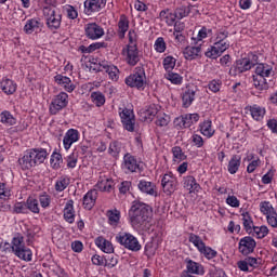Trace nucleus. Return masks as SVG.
Instances as JSON below:
<instances>
[{"label":"nucleus","instance_id":"obj_25","mask_svg":"<svg viewBox=\"0 0 277 277\" xmlns=\"http://www.w3.org/2000/svg\"><path fill=\"white\" fill-rule=\"evenodd\" d=\"M117 243H140L135 236L129 232H119L116 236Z\"/></svg>","mask_w":277,"mask_h":277},{"label":"nucleus","instance_id":"obj_31","mask_svg":"<svg viewBox=\"0 0 277 277\" xmlns=\"http://www.w3.org/2000/svg\"><path fill=\"white\" fill-rule=\"evenodd\" d=\"M241 166V157L239 155H234L227 166L229 174H237Z\"/></svg>","mask_w":277,"mask_h":277},{"label":"nucleus","instance_id":"obj_17","mask_svg":"<svg viewBox=\"0 0 277 277\" xmlns=\"http://www.w3.org/2000/svg\"><path fill=\"white\" fill-rule=\"evenodd\" d=\"M75 142H79V131L76 129H69L63 138L65 150H69L70 146H72Z\"/></svg>","mask_w":277,"mask_h":277},{"label":"nucleus","instance_id":"obj_16","mask_svg":"<svg viewBox=\"0 0 277 277\" xmlns=\"http://www.w3.org/2000/svg\"><path fill=\"white\" fill-rule=\"evenodd\" d=\"M54 81L57 85H61L65 92H75V88H77L70 78L63 75H56Z\"/></svg>","mask_w":277,"mask_h":277},{"label":"nucleus","instance_id":"obj_50","mask_svg":"<svg viewBox=\"0 0 277 277\" xmlns=\"http://www.w3.org/2000/svg\"><path fill=\"white\" fill-rule=\"evenodd\" d=\"M164 77L168 79V81L174 83V85H181V83H183V77H181L179 74L168 72L164 75Z\"/></svg>","mask_w":277,"mask_h":277},{"label":"nucleus","instance_id":"obj_2","mask_svg":"<svg viewBox=\"0 0 277 277\" xmlns=\"http://www.w3.org/2000/svg\"><path fill=\"white\" fill-rule=\"evenodd\" d=\"M49 156L47 149L35 148L25 153V155L18 160L22 170H31L35 166H40L44 163V160Z\"/></svg>","mask_w":277,"mask_h":277},{"label":"nucleus","instance_id":"obj_9","mask_svg":"<svg viewBox=\"0 0 277 277\" xmlns=\"http://www.w3.org/2000/svg\"><path fill=\"white\" fill-rule=\"evenodd\" d=\"M192 274L203 276L205 267H202V265L197 262L186 260V269L182 272L181 277H194Z\"/></svg>","mask_w":277,"mask_h":277},{"label":"nucleus","instance_id":"obj_32","mask_svg":"<svg viewBox=\"0 0 277 277\" xmlns=\"http://www.w3.org/2000/svg\"><path fill=\"white\" fill-rule=\"evenodd\" d=\"M40 30V22L36 18L28 19L24 26L25 34H34Z\"/></svg>","mask_w":277,"mask_h":277},{"label":"nucleus","instance_id":"obj_34","mask_svg":"<svg viewBox=\"0 0 277 277\" xmlns=\"http://www.w3.org/2000/svg\"><path fill=\"white\" fill-rule=\"evenodd\" d=\"M0 121L2 124H6V127H14V124H16V118H14L12 113L8 110H4L0 114Z\"/></svg>","mask_w":277,"mask_h":277},{"label":"nucleus","instance_id":"obj_14","mask_svg":"<svg viewBox=\"0 0 277 277\" xmlns=\"http://www.w3.org/2000/svg\"><path fill=\"white\" fill-rule=\"evenodd\" d=\"M13 253L17 259L26 262L31 261V256L34 255L31 249L25 247L23 243H13Z\"/></svg>","mask_w":277,"mask_h":277},{"label":"nucleus","instance_id":"obj_22","mask_svg":"<svg viewBox=\"0 0 277 277\" xmlns=\"http://www.w3.org/2000/svg\"><path fill=\"white\" fill-rule=\"evenodd\" d=\"M157 114H159V108L155 104H151L147 108L142 109L140 111V116H141L142 120H145L147 122H151L153 118H155V116H157Z\"/></svg>","mask_w":277,"mask_h":277},{"label":"nucleus","instance_id":"obj_41","mask_svg":"<svg viewBox=\"0 0 277 277\" xmlns=\"http://www.w3.org/2000/svg\"><path fill=\"white\" fill-rule=\"evenodd\" d=\"M268 233L269 229L267 228V226H254L252 228L251 235L253 237H256V239H263V237H265Z\"/></svg>","mask_w":277,"mask_h":277},{"label":"nucleus","instance_id":"obj_54","mask_svg":"<svg viewBox=\"0 0 277 277\" xmlns=\"http://www.w3.org/2000/svg\"><path fill=\"white\" fill-rule=\"evenodd\" d=\"M155 51H157V53H166V40H163V37H159L156 41H155Z\"/></svg>","mask_w":277,"mask_h":277},{"label":"nucleus","instance_id":"obj_13","mask_svg":"<svg viewBox=\"0 0 277 277\" xmlns=\"http://www.w3.org/2000/svg\"><path fill=\"white\" fill-rule=\"evenodd\" d=\"M84 31L87 38L90 40H98V38H103V36H105V30L96 23L87 24Z\"/></svg>","mask_w":277,"mask_h":277},{"label":"nucleus","instance_id":"obj_46","mask_svg":"<svg viewBox=\"0 0 277 277\" xmlns=\"http://www.w3.org/2000/svg\"><path fill=\"white\" fill-rule=\"evenodd\" d=\"M91 100L96 107H103V105H105V95H103L101 92L91 93Z\"/></svg>","mask_w":277,"mask_h":277},{"label":"nucleus","instance_id":"obj_52","mask_svg":"<svg viewBox=\"0 0 277 277\" xmlns=\"http://www.w3.org/2000/svg\"><path fill=\"white\" fill-rule=\"evenodd\" d=\"M174 21H181V18H185V16H189V9L188 8H180V9H176L174 14Z\"/></svg>","mask_w":277,"mask_h":277},{"label":"nucleus","instance_id":"obj_49","mask_svg":"<svg viewBox=\"0 0 277 277\" xmlns=\"http://www.w3.org/2000/svg\"><path fill=\"white\" fill-rule=\"evenodd\" d=\"M260 211H261V213H263V215H266V217H268V215H272V213L276 212V211H274V207H272L269 201L262 202L260 205Z\"/></svg>","mask_w":277,"mask_h":277},{"label":"nucleus","instance_id":"obj_60","mask_svg":"<svg viewBox=\"0 0 277 277\" xmlns=\"http://www.w3.org/2000/svg\"><path fill=\"white\" fill-rule=\"evenodd\" d=\"M11 196L10 189L5 186V183L0 182V200H6Z\"/></svg>","mask_w":277,"mask_h":277},{"label":"nucleus","instance_id":"obj_12","mask_svg":"<svg viewBox=\"0 0 277 277\" xmlns=\"http://www.w3.org/2000/svg\"><path fill=\"white\" fill-rule=\"evenodd\" d=\"M176 177L172 173L164 174L161 180L162 189L168 196L176 192Z\"/></svg>","mask_w":277,"mask_h":277},{"label":"nucleus","instance_id":"obj_8","mask_svg":"<svg viewBox=\"0 0 277 277\" xmlns=\"http://www.w3.org/2000/svg\"><path fill=\"white\" fill-rule=\"evenodd\" d=\"M119 116L126 131L133 133V131H135V115H133V110L124 108L119 113Z\"/></svg>","mask_w":277,"mask_h":277},{"label":"nucleus","instance_id":"obj_3","mask_svg":"<svg viewBox=\"0 0 277 277\" xmlns=\"http://www.w3.org/2000/svg\"><path fill=\"white\" fill-rule=\"evenodd\" d=\"M230 49V41H228V31L221 29L216 32L214 38V44L205 53L206 57L211 60H217L224 51Z\"/></svg>","mask_w":277,"mask_h":277},{"label":"nucleus","instance_id":"obj_7","mask_svg":"<svg viewBox=\"0 0 277 277\" xmlns=\"http://www.w3.org/2000/svg\"><path fill=\"white\" fill-rule=\"evenodd\" d=\"M68 107V94L66 92L58 93L50 104L51 116H56L62 109Z\"/></svg>","mask_w":277,"mask_h":277},{"label":"nucleus","instance_id":"obj_38","mask_svg":"<svg viewBox=\"0 0 277 277\" xmlns=\"http://www.w3.org/2000/svg\"><path fill=\"white\" fill-rule=\"evenodd\" d=\"M68 185H70V177L61 176L56 180L54 189L55 192H64Z\"/></svg>","mask_w":277,"mask_h":277},{"label":"nucleus","instance_id":"obj_64","mask_svg":"<svg viewBox=\"0 0 277 277\" xmlns=\"http://www.w3.org/2000/svg\"><path fill=\"white\" fill-rule=\"evenodd\" d=\"M210 277H228L226 276V273L220 268H212L210 271Z\"/></svg>","mask_w":277,"mask_h":277},{"label":"nucleus","instance_id":"obj_15","mask_svg":"<svg viewBox=\"0 0 277 277\" xmlns=\"http://www.w3.org/2000/svg\"><path fill=\"white\" fill-rule=\"evenodd\" d=\"M100 71L101 72H107L109 79H111V81H118L119 79V75H120V70L118 69V67L116 65H109V63L103 61L102 63H100Z\"/></svg>","mask_w":277,"mask_h":277},{"label":"nucleus","instance_id":"obj_59","mask_svg":"<svg viewBox=\"0 0 277 277\" xmlns=\"http://www.w3.org/2000/svg\"><path fill=\"white\" fill-rule=\"evenodd\" d=\"M97 247L102 252H105L106 254H113L114 252V245L113 243H97Z\"/></svg>","mask_w":277,"mask_h":277},{"label":"nucleus","instance_id":"obj_57","mask_svg":"<svg viewBox=\"0 0 277 277\" xmlns=\"http://www.w3.org/2000/svg\"><path fill=\"white\" fill-rule=\"evenodd\" d=\"M118 265V259L114 256H108L107 259H104V267H107L108 269H114Z\"/></svg>","mask_w":277,"mask_h":277},{"label":"nucleus","instance_id":"obj_44","mask_svg":"<svg viewBox=\"0 0 277 277\" xmlns=\"http://www.w3.org/2000/svg\"><path fill=\"white\" fill-rule=\"evenodd\" d=\"M26 209L31 211V213H40V206L38 199L28 198L26 201Z\"/></svg>","mask_w":277,"mask_h":277},{"label":"nucleus","instance_id":"obj_27","mask_svg":"<svg viewBox=\"0 0 277 277\" xmlns=\"http://www.w3.org/2000/svg\"><path fill=\"white\" fill-rule=\"evenodd\" d=\"M97 189L100 192H111L114 189V180L107 177V176H100V180L96 184Z\"/></svg>","mask_w":277,"mask_h":277},{"label":"nucleus","instance_id":"obj_26","mask_svg":"<svg viewBox=\"0 0 277 277\" xmlns=\"http://www.w3.org/2000/svg\"><path fill=\"white\" fill-rule=\"evenodd\" d=\"M183 186L190 194H194L195 192H199V189H200V184H197L196 179L192 175H187V176L184 177Z\"/></svg>","mask_w":277,"mask_h":277},{"label":"nucleus","instance_id":"obj_62","mask_svg":"<svg viewBox=\"0 0 277 277\" xmlns=\"http://www.w3.org/2000/svg\"><path fill=\"white\" fill-rule=\"evenodd\" d=\"M14 213H27V203H22V202L15 203Z\"/></svg>","mask_w":277,"mask_h":277},{"label":"nucleus","instance_id":"obj_28","mask_svg":"<svg viewBox=\"0 0 277 277\" xmlns=\"http://www.w3.org/2000/svg\"><path fill=\"white\" fill-rule=\"evenodd\" d=\"M200 120V115L198 114H189L185 115L184 117L181 118V124L183 129H189L192 124H196Z\"/></svg>","mask_w":277,"mask_h":277},{"label":"nucleus","instance_id":"obj_30","mask_svg":"<svg viewBox=\"0 0 277 277\" xmlns=\"http://www.w3.org/2000/svg\"><path fill=\"white\" fill-rule=\"evenodd\" d=\"M202 48L200 45L197 47H186L183 51V55L185 60H196L198 55H200Z\"/></svg>","mask_w":277,"mask_h":277},{"label":"nucleus","instance_id":"obj_18","mask_svg":"<svg viewBox=\"0 0 277 277\" xmlns=\"http://www.w3.org/2000/svg\"><path fill=\"white\" fill-rule=\"evenodd\" d=\"M98 198V193L96 189L89 190L83 197V207L88 211H92L94 209V205H96V199Z\"/></svg>","mask_w":277,"mask_h":277},{"label":"nucleus","instance_id":"obj_53","mask_svg":"<svg viewBox=\"0 0 277 277\" xmlns=\"http://www.w3.org/2000/svg\"><path fill=\"white\" fill-rule=\"evenodd\" d=\"M157 127H168L170 124V116L162 114L157 116L156 120Z\"/></svg>","mask_w":277,"mask_h":277},{"label":"nucleus","instance_id":"obj_33","mask_svg":"<svg viewBox=\"0 0 277 277\" xmlns=\"http://www.w3.org/2000/svg\"><path fill=\"white\" fill-rule=\"evenodd\" d=\"M0 87L4 94H14L16 92V83L10 79L2 80Z\"/></svg>","mask_w":277,"mask_h":277},{"label":"nucleus","instance_id":"obj_51","mask_svg":"<svg viewBox=\"0 0 277 277\" xmlns=\"http://www.w3.org/2000/svg\"><path fill=\"white\" fill-rule=\"evenodd\" d=\"M174 66H176V58H174L172 56L164 57V60H163L164 70L170 72V70H174Z\"/></svg>","mask_w":277,"mask_h":277},{"label":"nucleus","instance_id":"obj_29","mask_svg":"<svg viewBox=\"0 0 277 277\" xmlns=\"http://www.w3.org/2000/svg\"><path fill=\"white\" fill-rule=\"evenodd\" d=\"M75 201L72 199L68 200L65 209H64V220L68 222V224H72L75 222Z\"/></svg>","mask_w":277,"mask_h":277},{"label":"nucleus","instance_id":"obj_36","mask_svg":"<svg viewBox=\"0 0 277 277\" xmlns=\"http://www.w3.org/2000/svg\"><path fill=\"white\" fill-rule=\"evenodd\" d=\"M250 114H251L253 120L261 121V119L264 118V116H265V108H263L259 105L250 106Z\"/></svg>","mask_w":277,"mask_h":277},{"label":"nucleus","instance_id":"obj_61","mask_svg":"<svg viewBox=\"0 0 277 277\" xmlns=\"http://www.w3.org/2000/svg\"><path fill=\"white\" fill-rule=\"evenodd\" d=\"M91 262L94 264V265H97V266H103L105 265V258L98 255V254H94L92 258H91Z\"/></svg>","mask_w":277,"mask_h":277},{"label":"nucleus","instance_id":"obj_37","mask_svg":"<svg viewBox=\"0 0 277 277\" xmlns=\"http://www.w3.org/2000/svg\"><path fill=\"white\" fill-rule=\"evenodd\" d=\"M195 247L198 248L201 254H205L207 259H213L217 255V252L215 250L205 246V243H195Z\"/></svg>","mask_w":277,"mask_h":277},{"label":"nucleus","instance_id":"obj_35","mask_svg":"<svg viewBox=\"0 0 277 277\" xmlns=\"http://www.w3.org/2000/svg\"><path fill=\"white\" fill-rule=\"evenodd\" d=\"M242 224L245 226L246 232L249 235H252V229L254 228V222L252 221V216H250V213L243 212L242 214Z\"/></svg>","mask_w":277,"mask_h":277},{"label":"nucleus","instance_id":"obj_48","mask_svg":"<svg viewBox=\"0 0 277 277\" xmlns=\"http://www.w3.org/2000/svg\"><path fill=\"white\" fill-rule=\"evenodd\" d=\"M62 162H63L62 154H60V153L52 154L50 163L54 170L60 169V166H62Z\"/></svg>","mask_w":277,"mask_h":277},{"label":"nucleus","instance_id":"obj_4","mask_svg":"<svg viewBox=\"0 0 277 277\" xmlns=\"http://www.w3.org/2000/svg\"><path fill=\"white\" fill-rule=\"evenodd\" d=\"M259 62V56L254 54H250L248 57L237 60L235 65L230 67L229 75L232 77H237V75H241L242 72H248V70H252L254 66H256Z\"/></svg>","mask_w":277,"mask_h":277},{"label":"nucleus","instance_id":"obj_45","mask_svg":"<svg viewBox=\"0 0 277 277\" xmlns=\"http://www.w3.org/2000/svg\"><path fill=\"white\" fill-rule=\"evenodd\" d=\"M254 248H256V245L254 243H239L238 250L241 254L248 256V254L254 252Z\"/></svg>","mask_w":277,"mask_h":277},{"label":"nucleus","instance_id":"obj_39","mask_svg":"<svg viewBox=\"0 0 277 277\" xmlns=\"http://www.w3.org/2000/svg\"><path fill=\"white\" fill-rule=\"evenodd\" d=\"M200 132L206 137H213L215 130H213V128L211 127V120L203 121L200 124Z\"/></svg>","mask_w":277,"mask_h":277},{"label":"nucleus","instance_id":"obj_11","mask_svg":"<svg viewBox=\"0 0 277 277\" xmlns=\"http://www.w3.org/2000/svg\"><path fill=\"white\" fill-rule=\"evenodd\" d=\"M126 53V62L129 66H137L140 62V50H137V44H128L127 50H123Z\"/></svg>","mask_w":277,"mask_h":277},{"label":"nucleus","instance_id":"obj_63","mask_svg":"<svg viewBox=\"0 0 277 277\" xmlns=\"http://www.w3.org/2000/svg\"><path fill=\"white\" fill-rule=\"evenodd\" d=\"M267 223L269 226H273V228L277 227V213L273 212L271 215L266 216Z\"/></svg>","mask_w":277,"mask_h":277},{"label":"nucleus","instance_id":"obj_58","mask_svg":"<svg viewBox=\"0 0 277 277\" xmlns=\"http://www.w3.org/2000/svg\"><path fill=\"white\" fill-rule=\"evenodd\" d=\"M211 34H213V30H212V29H209V28H207V27L203 26V27L199 30V32H198V35H197V39H198V41L200 42V41L205 40V38H207V36H211Z\"/></svg>","mask_w":277,"mask_h":277},{"label":"nucleus","instance_id":"obj_19","mask_svg":"<svg viewBox=\"0 0 277 277\" xmlns=\"http://www.w3.org/2000/svg\"><path fill=\"white\" fill-rule=\"evenodd\" d=\"M196 92H198L197 88H188L182 94V105L183 107H192V103L196 101Z\"/></svg>","mask_w":277,"mask_h":277},{"label":"nucleus","instance_id":"obj_55","mask_svg":"<svg viewBox=\"0 0 277 277\" xmlns=\"http://www.w3.org/2000/svg\"><path fill=\"white\" fill-rule=\"evenodd\" d=\"M172 154L174 159H176L177 161H183L185 159V154L183 153V149L180 146L173 147Z\"/></svg>","mask_w":277,"mask_h":277},{"label":"nucleus","instance_id":"obj_23","mask_svg":"<svg viewBox=\"0 0 277 277\" xmlns=\"http://www.w3.org/2000/svg\"><path fill=\"white\" fill-rule=\"evenodd\" d=\"M252 83L255 90L259 92H266L269 90V83H267V78H263L262 76H252Z\"/></svg>","mask_w":277,"mask_h":277},{"label":"nucleus","instance_id":"obj_42","mask_svg":"<svg viewBox=\"0 0 277 277\" xmlns=\"http://www.w3.org/2000/svg\"><path fill=\"white\" fill-rule=\"evenodd\" d=\"M121 150H122V144L118 141H114L109 145L108 155H110L111 157H118Z\"/></svg>","mask_w":277,"mask_h":277},{"label":"nucleus","instance_id":"obj_1","mask_svg":"<svg viewBox=\"0 0 277 277\" xmlns=\"http://www.w3.org/2000/svg\"><path fill=\"white\" fill-rule=\"evenodd\" d=\"M151 215L153 208L140 201H133L129 210L130 222L134 228H141V226H144V224L150 222Z\"/></svg>","mask_w":277,"mask_h":277},{"label":"nucleus","instance_id":"obj_47","mask_svg":"<svg viewBox=\"0 0 277 277\" xmlns=\"http://www.w3.org/2000/svg\"><path fill=\"white\" fill-rule=\"evenodd\" d=\"M160 21H166L169 25H174V14L170 10H163L159 14Z\"/></svg>","mask_w":277,"mask_h":277},{"label":"nucleus","instance_id":"obj_10","mask_svg":"<svg viewBox=\"0 0 277 277\" xmlns=\"http://www.w3.org/2000/svg\"><path fill=\"white\" fill-rule=\"evenodd\" d=\"M107 5V0H85L84 14L92 16L96 12H101Z\"/></svg>","mask_w":277,"mask_h":277},{"label":"nucleus","instance_id":"obj_56","mask_svg":"<svg viewBox=\"0 0 277 277\" xmlns=\"http://www.w3.org/2000/svg\"><path fill=\"white\" fill-rule=\"evenodd\" d=\"M39 202L42 209H47L51 206V196H49L48 194L39 196Z\"/></svg>","mask_w":277,"mask_h":277},{"label":"nucleus","instance_id":"obj_21","mask_svg":"<svg viewBox=\"0 0 277 277\" xmlns=\"http://www.w3.org/2000/svg\"><path fill=\"white\" fill-rule=\"evenodd\" d=\"M122 168L123 170H127V172H136L140 164L137 163V159L131 156V154H126L123 157Z\"/></svg>","mask_w":277,"mask_h":277},{"label":"nucleus","instance_id":"obj_20","mask_svg":"<svg viewBox=\"0 0 277 277\" xmlns=\"http://www.w3.org/2000/svg\"><path fill=\"white\" fill-rule=\"evenodd\" d=\"M255 66V77H263L264 79H268V77L274 75V68L272 65L258 63Z\"/></svg>","mask_w":277,"mask_h":277},{"label":"nucleus","instance_id":"obj_24","mask_svg":"<svg viewBox=\"0 0 277 277\" xmlns=\"http://www.w3.org/2000/svg\"><path fill=\"white\" fill-rule=\"evenodd\" d=\"M140 192L143 194H148V196H157V190L155 189V184L146 180H141L137 185Z\"/></svg>","mask_w":277,"mask_h":277},{"label":"nucleus","instance_id":"obj_6","mask_svg":"<svg viewBox=\"0 0 277 277\" xmlns=\"http://www.w3.org/2000/svg\"><path fill=\"white\" fill-rule=\"evenodd\" d=\"M43 16L47 21V25L49 29L54 31L55 29H60L62 25V15L55 11V6L47 5L43 8Z\"/></svg>","mask_w":277,"mask_h":277},{"label":"nucleus","instance_id":"obj_43","mask_svg":"<svg viewBox=\"0 0 277 277\" xmlns=\"http://www.w3.org/2000/svg\"><path fill=\"white\" fill-rule=\"evenodd\" d=\"M118 27H119V38H124V34L129 31V19H127V17L124 16H121L118 23Z\"/></svg>","mask_w":277,"mask_h":277},{"label":"nucleus","instance_id":"obj_5","mask_svg":"<svg viewBox=\"0 0 277 277\" xmlns=\"http://www.w3.org/2000/svg\"><path fill=\"white\" fill-rule=\"evenodd\" d=\"M126 84L129 88H136V90H144L146 85V71L144 67H136L134 74L126 78Z\"/></svg>","mask_w":277,"mask_h":277},{"label":"nucleus","instance_id":"obj_40","mask_svg":"<svg viewBox=\"0 0 277 277\" xmlns=\"http://www.w3.org/2000/svg\"><path fill=\"white\" fill-rule=\"evenodd\" d=\"M107 216H108V222L111 226H118V223L120 222V211L108 210Z\"/></svg>","mask_w":277,"mask_h":277}]
</instances>
